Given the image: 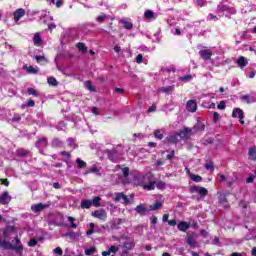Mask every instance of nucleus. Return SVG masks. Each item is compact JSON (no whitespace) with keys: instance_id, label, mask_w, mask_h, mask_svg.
Here are the masks:
<instances>
[{"instance_id":"1","label":"nucleus","mask_w":256,"mask_h":256,"mask_svg":"<svg viewBox=\"0 0 256 256\" xmlns=\"http://www.w3.org/2000/svg\"><path fill=\"white\" fill-rule=\"evenodd\" d=\"M176 133H177L178 137L180 138V140L187 141V140L191 139V135H192L193 131L191 130V128H184L180 131H177Z\"/></svg>"},{"instance_id":"2","label":"nucleus","mask_w":256,"mask_h":256,"mask_svg":"<svg viewBox=\"0 0 256 256\" xmlns=\"http://www.w3.org/2000/svg\"><path fill=\"white\" fill-rule=\"evenodd\" d=\"M189 191H190V193H197L198 192L200 197H207V195L209 193L207 188H205V187H200L199 188V186H191L189 188Z\"/></svg>"},{"instance_id":"3","label":"nucleus","mask_w":256,"mask_h":256,"mask_svg":"<svg viewBox=\"0 0 256 256\" xmlns=\"http://www.w3.org/2000/svg\"><path fill=\"white\" fill-rule=\"evenodd\" d=\"M122 247L123 250L121 256H127L129 255V251L135 249V242H123Z\"/></svg>"},{"instance_id":"4","label":"nucleus","mask_w":256,"mask_h":256,"mask_svg":"<svg viewBox=\"0 0 256 256\" xmlns=\"http://www.w3.org/2000/svg\"><path fill=\"white\" fill-rule=\"evenodd\" d=\"M0 247L1 249H10L12 251H20L21 249V246L13 247V244H11V242L1 240V238H0Z\"/></svg>"},{"instance_id":"5","label":"nucleus","mask_w":256,"mask_h":256,"mask_svg":"<svg viewBox=\"0 0 256 256\" xmlns=\"http://www.w3.org/2000/svg\"><path fill=\"white\" fill-rule=\"evenodd\" d=\"M92 217H95L96 219H100V221H106L107 220V212L103 209L96 210L92 212Z\"/></svg>"},{"instance_id":"6","label":"nucleus","mask_w":256,"mask_h":256,"mask_svg":"<svg viewBox=\"0 0 256 256\" xmlns=\"http://www.w3.org/2000/svg\"><path fill=\"white\" fill-rule=\"evenodd\" d=\"M47 145H48V140H47V138H40V139H38V140L36 141L35 147H36L37 149H39V153H43V150H41V149L47 147Z\"/></svg>"},{"instance_id":"7","label":"nucleus","mask_w":256,"mask_h":256,"mask_svg":"<svg viewBox=\"0 0 256 256\" xmlns=\"http://www.w3.org/2000/svg\"><path fill=\"white\" fill-rule=\"evenodd\" d=\"M199 55L204 61H209L213 57V52L209 49L200 50Z\"/></svg>"},{"instance_id":"8","label":"nucleus","mask_w":256,"mask_h":256,"mask_svg":"<svg viewBox=\"0 0 256 256\" xmlns=\"http://www.w3.org/2000/svg\"><path fill=\"white\" fill-rule=\"evenodd\" d=\"M186 110L189 113H195L197 111V101L195 100H189L186 103Z\"/></svg>"},{"instance_id":"9","label":"nucleus","mask_w":256,"mask_h":256,"mask_svg":"<svg viewBox=\"0 0 256 256\" xmlns=\"http://www.w3.org/2000/svg\"><path fill=\"white\" fill-rule=\"evenodd\" d=\"M11 201V196H9V191L5 190L0 196V205H9Z\"/></svg>"},{"instance_id":"10","label":"nucleus","mask_w":256,"mask_h":256,"mask_svg":"<svg viewBox=\"0 0 256 256\" xmlns=\"http://www.w3.org/2000/svg\"><path fill=\"white\" fill-rule=\"evenodd\" d=\"M26 12L25 9L23 8H19L14 12V21L15 23H19V21L21 20V17H25Z\"/></svg>"},{"instance_id":"11","label":"nucleus","mask_w":256,"mask_h":256,"mask_svg":"<svg viewBox=\"0 0 256 256\" xmlns=\"http://www.w3.org/2000/svg\"><path fill=\"white\" fill-rule=\"evenodd\" d=\"M166 141H168V143H171L172 145H177V143H179L180 141L179 135H177V132H175L174 134H169L166 137Z\"/></svg>"},{"instance_id":"12","label":"nucleus","mask_w":256,"mask_h":256,"mask_svg":"<svg viewBox=\"0 0 256 256\" xmlns=\"http://www.w3.org/2000/svg\"><path fill=\"white\" fill-rule=\"evenodd\" d=\"M242 101H245L248 105H251V103H256V95L251 96L249 94L242 95L240 97Z\"/></svg>"},{"instance_id":"13","label":"nucleus","mask_w":256,"mask_h":256,"mask_svg":"<svg viewBox=\"0 0 256 256\" xmlns=\"http://www.w3.org/2000/svg\"><path fill=\"white\" fill-rule=\"evenodd\" d=\"M237 115L239 119H245V113L241 110V108H235L232 111L233 119H237Z\"/></svg>"},{"instance_id":"14","label":"nucleus","mask_w":256,"mask_h":256,"mask_svg":"<svg viewBox=\"0 0 256 256\" xmlns=\"http://www.w3.org/2000/svg\"><path fill=\"white\" fill-rule=\"evenodd\" d=\"M47 208H49V204L38 203L34 205V207L32 208V211L34 213H40V211H43V209H47Z\"/></svg>"},{"instance_id":"15","label":"nucleus","mask_w":256,"mask_h":256,"mask_svg":"<svg viewBox=\"0 0 256 256\" xmlns=\"http://www.w3.org/2000/svg\"><path fill=\"white\" fill-rule=\"evenodd\" d=\"M43 43V38H41V34L39 32H36L33 36V44L35 47H41V44Z\"/></svg>"},{"instance_id":"16","label":"nucleus","mask_w":256,"mask_h":256,"mask_svg":"<svg viewBox=\"0 0 256 256\" xmlns=\"http://www.w3.org/2000/svg\"><path fill=\"white\" fill-rule=\"evenodd\" d=\"M195 232H193L192 234L188 235L186 238V243L187 245H189L190 247H195V245H197V241H195Z\"/></svg>"},{"instance_id":"17","label":"nucleus","mask_w":256,"mask_h":256,"mask_svg":"<svg viewBox=\"0 0 256 256\" xmlns=\"http://www.w3.org/2000/svg\"><path fill=\"white\" fill-rule=\"evenodd\" d=\"M106 153L108 155L109 161H112V163L117 161V150H106Z\"/></svg>"},{"instance_id":"18","label":"nucleus","mask_w":256,"mask_h":256,"mask_svg":"<svg viewBox=\"0 0 256 256\" xmlns=\"http://www.w3.org/2000/svg\"><path fill=\"white\" fill-rule=\"evenodd\" d=\"M13 241L16 243V245H14L13 247H21L20 250H15V252L18 253V255H22L23 244L21 243V239H19V236H16Z\"/></svg>"},{"instance_id":"19","label":"nucleus","mask_w":256,"mask_h":256,"mask_svg":"<svg viewBox=\"0 0 256 256\" xmlns=\"http://www.w3.org/2000/svg\"><path fill=\"white\" fill-rule=\"evenodd\" d=\"M134 210L139 215H145V213H149V210L147 208H145V205H143V204H139L137 207L134 208Z\"/></svg>"},{"instance_id":"20","label":"nucleus","mask_w":256,"mask_h":256,"mask_svg":"<svg viewBox=\"0 0 256 256\" xmlns=\"http://www.w3.org/2000/svg\"><path fill=\"white\" fill-rule=\"evenodd\" d=\"M177 227L180 231H182L183 233H185L186 231H188L190 225L189 223L182 221L180 223L177 224Z\"/></svg>"},{"instance_id":"21","label":"nucleus","mask_w":256,"mask_h":256,"mask_svg":"<svg viewBox=\"0 0 256 256\" xmlns=\"http://www.w3.org/2000/svg\"><path fill=\"white\" fill-rule=\"evenodd\" d=\"M121 199H123L124 203H129V197H127L123 192L116 194L115 201H121Z\"/></svg>"},{"instance_id":"22","label":"nucleus","mask_w":256,"mask_h":256,"mask_svg":"<svg viewBox=\"0 0 256 256\" xmlns=\"http://www.w3.org/2000/svg\"><path fill=\"white\" fill-rule=\"evenodd\" d=\"M218 203L220 205H224V203H227V194L223 192H218Z\"/></svg>"},{"instance_id":"23","label":"nucleus","mask_w":256,"mask_h":256,"mask_svg":"<svg viewBox=\"0 0 256 256\" xmlns=\"http://www.w3.org/2000/svg\"><path fill=\"white\" fill-rule=\"evenodd\" d=\"M155 185H157V181H150L148 184L143 186V189L147 191H155Z\"/></svg>"},{"instance_id":"24","label":"nucleus","mask_w":256,"mask_h":256,"mask_svg":"<svg viewBox=\"0 0 256 256\" xmlns=\"http://www.w3.org/2000/svg\"><path fill=\"white\" fill-rule=\"evenodd\" d=\"M119 23H121L123 25L124 29H127V30L133 29V23H131L125 19L119 20Z\"/></svg>"},{"instance_id":"25","label":"nucleus","mask_w":256,"mask_h":256,"mask_svg":"<svg viewBox=\"0 0 256 256\" xmlns=\"http://www.w3.org/2000/svg\"><path fill=\"white\" fill-rule=\"evenodd\" d=\"M248 157L250 161H256V149L255 147L249 148Z\"/></svg>"},{"instance_id":"26","label":"nucleus","mask_w":256,"mask_h":256,"mask_svg":"<svg viewBox=\"0 0 256 256\" xmlns=\"http://www.w3.org/2000/svg\"><path fill=\"white\" fill-rule=\"evenodd\" d=\"M16 155L18 157H27V155H29V151L25 150V148H18L16 150Z\"/></svg>"},{"instance_id":"27","label":"nucleus","mask_w":256,"mask_h":256,"mask_svg":"<svg viewBox=\"0 0 256 256\" xmlns=\"http://www.w3.org/2000/svg\"><path fill=\"white\" fill-rule=\"evenodd\" d=\"M91 205H93V202L91 200H82L81 201V208L82 209H91Z\"/></svg>"},{"instance_id":"28","label":"nucleus","mask_w":256,"mask_h":256,"mask_svg":"<svg viewBox=\"0 0 256 256\" xmlns=\"http://www.w3.org/2000/svg\"><path fill=\"white\" fill-rule=\"evenodd\" d=\"M189 177L192 181H194V183H201V181H203V177L197 174L189 173Z\"/></svg>"},{"instance_id":"29","label":"nucleus","mask_w":256,"mask_h":256,"mask_svg":"<svg viewBox=\"0 0 256 256\" xmlns=\"http://www.w3.org/2000/svg\"><path fill=\"white\" fill-rule=\"evenodd\" d=\"M237 63H238V67L240 69H243V67H247V61L245 60V57H243V56H240L238 58Z\"/></svg>"},{"instance_id":"30","label":"nucleus","mask_w":256,"mask_h":256,"mask_svg":"<svg viewBox=\"0 0 256 256\" xmlns=\"http://www.w3.org/2000/svg\"><path fill=\"white\" fill-rule=\"evenodd\" d=\"M205 169H207L208 171H211V173H213V171H215V164L213 163V161H208L205 163L204 165Z\"/></svg>"},{"instance_id":"31","label":"nucleus","mask_w":256,"mask_h":256,"mask_svg":"<svg viewBox=\"0 0 256 256\" xmlns=\"http://www.w3.org/2000/svg\"><path fill=\"white\" fill-rule=\"evenodd\" d=\"M144 19H155V12L153 10H146L144 12Z\"/></svg>"},{"instance_id":"32","label":"nucleus","mask_w":256,"mask_h":256,"mask_svg":"<svg viewBox=\"0 0 256 256\" xmlns=\"http://www.w3.org/2000/svg\"><path fill=\"white\" fill-rule=\"evenodd\" d=\"M163 207V202L157 201L154 204L150 205L151 211H157V209H161Z\"/></svg>"},{"instance_id":"33","label":"nucleus","mask_w":256,"mask_h":256,"mask_svg":"<svg viewBox=\"0 0 256 256\" xmlns=\"http://www.w3.org/2000/svg\"><path fill=\"white\" fill-rule=\"evenodd\" d=\"M47 83H48V85H51L52 87H57L59 85V82L57 81V79L55 77H49L47 79Z\"/></svg>"},{"instance_id":"34","label":"nucleus","mask_w":256,"mask_h":256,"mask_svg":"<svg viewBox=\"0 0 256 256\" xmlns=\"http://www.w3.org/2000/svg\"><path fill=\"white\" fill-rule=\"evenodd\" d=\"M76 48L79 49L82 53H87V46H85V43L83 42H78L76 44Z\"/></svg>"},{"instance_id":"35","label":"nucleus","mask_w":256,"mask_h":256,"mask_svg":"<svg viewBox=\"0 0 256 256\" xmlns=\"http://www.w3.org/2000/svg\"><path fill=\"white\" fill-rule=\"evenodd\" d=\"M160 91H161L162 93H167V94L173 93V91H175V85L161 88Z\"/></svg>"},{"instance_id":"36","label":"nucleus","mask_w":256,"mask_h":256,"mask_svg":"<svg viewBox=\"0 0 256 256\" xmlns=\"http://www.w3.org/2000/svg\"><path fill=\"white\" fill-rule=\"evenodd\" d=\"M76 163L78 164V169H85L87 167V162L81 160V158H77Z\"/></svg>"},{"instance_id":"37","label":"nucleus","mask_w":256,"mask_h":256,"mask_svg":"<svg viewBox=\"0 0 256 256\" xmlns=\"http://www.w3.org/2000/svg\"><path fill=\"white\" fill-rule=\"evenodd\" d=\"M92 205H94V207H101V197L95 196L92 200Z\"/></svg>"},{"instance_id":"38","label":"nucleus","mask_w":256,"mask_h":256,"mask_svg":"<svg viewBox=\"0 0 256 256\" xmlns=\"http://www.w3.org/2000/svg\"><path fill=\"white\" fill-rule=\"evenodd\" d=\"M62 146H63V142L59 140V138H54L52 140V147H62Z\"/></svg>"},{"instance_id":"39","label":"nucleus","mask_w":256,"mask_h":256,"mask_svg":"<svg viewBox=\"0 0 256 256\" xmlns=\"http://www.w3.org/2000/svg\"><path fill=\"white\" fill-rule=\"evenodd\" d=\"M156 187L160 191H164L165 187H167V184L160 180V181L156 182Z\"/></svg>"},{"instance_id":"40","label":"nucleus","mask_w":256,"mask_h":256,"mask_svg":"<svg viewBox=\"0 0 256 256\" xmlns=\"http://www.w3.org/2000/svg\"><path fill=\"white\" fill-rule=\"evenodd\" d=\"M118 169L122 170V173L125 178L129 177V167L122 168L121 165H117Z\"/></svg>"},{"instance_id":"41","label":"nucleus","mask_w":256,"mask_h":256,"mask_svg":"<svg viewBox=\"0 0 256 256\" xmlns=\"http://www.w3.org/2000/svg\"><path fill=\"white\" fill-rule=\"evenodd\" d=\"M154 137L155 139H159V141H161V139H163V133H161V130L157 129L154 131Z\"/></svg>"},{"instance_id":"42","label":"nucleus","mask_w":256,"mask_h":256,"mask_svg":"<svg viewBox=\"0 0 256 256\" xmlns=\"http://www.w3.org/2000/svg\"><path fill=\"white\" fill-rule=\"evenodd\" d=\"M85 87L86 89H88V91H92V92L95 91V87H93V84L89 80L85 82Z\"/></svg>"},{"instance_id":"43","label":"nucleus","mask_w":256,"mask_h":256,"mask_svg":"<svg viewBox=\"0 0 256 256\" xmlns=\"http://www.w3.org/2000/svg\"><path fill=\"white\" fill-rule=\"evenodd\" d=\"M27 93H28V95H33L34 97H39V94L37 93V90H35V88H28Z\"/></svg>"},{"instance_id":"44","label":"nucleus","mask_w":256,"mask_h":256,"mask_svg":"<svg viewBox=\"0 0 256 256\" xmlns=\"http://www.w3.org/2000/svg\"><path fill=\"white\" fill-rule=\"evenodd\" d=\"M95 251H97V248L91 247V248L85 250V255H88V256L93 255V253H95Z\"/></svg>"},{"instance_id":"45","label":"nucleus","mask_w":256,"mask_h":256,"mask_svg":"<svg viewBox=\"0 0 256 256\" xmlns=\"http://www.w3.org/2000/svg\"><path fill=\"white\" fill-rule=\"evenodd\" d=\"M26 71H28V73H34L35 75L39 73V71L35 69L33 66L26 67Z\"/></svg>"},{"instance_id":"46","label":"nucleus","mask_w":256,"mask_h":256,"mask_svg":"<svg viewBox=\"0 0 256 256\" xmlns=\"http://www.w3.org/2000/svg\"><path fill=\"white\" fill-rule=\"evenodd\" d=\"M68 221L71 223L72 229H77V224H75V218L68 216Z\"/></svg>"},{"instance_id":"47","label":"nucleus","mask_w":256,"mask_h":256,"mask_svg":"<svg viewBox=\"0 0 256 256\" xmlns=\"http://www.w3.org/2000/svg\"><path fill=\"white\" fill-rule=\"evenodd\" d=\"M37 246V239L31 238L28 242V247H36Z\"/></svg>"},{"instance_id":"48","label":"nucleus","mask_w":256,"mask_h":256,"mask_svg":"<svg viewBox=\"0 0 256 256\" xmlns=\"http://www.w3.org/2000/svg\"><path fill=\"white\" fill-rule=\"evenodd\" d=\"M196 5H198V7H205L207 5V0H196Z\"/></svg>"},{"instance_id":"49","label":"nucleus","mask_w":256,"mask_h":256,"mask_svg":"<svg viewBox=\"0 0 256 256\" xmlns=\"http://www.w3.org/2000/svg\"><path fill=\"white\" fill-rule=\"evenodd\" d=\"M35 60L37 63H41L42 61L47 63V58H45V56H35Z\"/></svg>"},{"instance_id":"50","label":"nucleus","mask_w":256,"mask_h":256,"mask_svg":"<svg viewBox=\"0 0 256 256\" xmlns=\"http://www.w3.org/2000/svg\"><path fill=\"white\" fill-rule=\"evenodd\" d=\"M60 155H62L63 157H65V159L69 160L71 159V153L67 152V151H61Z\"/></svg>"},{"instance_id":"51","label":"nucleus","mask_w":256,"mask_h":256,"mask_svg":"<svg viewBox=\"0 0 256 256\" xmlns=\"http://www.w3.org/2000/svg\"><path fill=\"white\" fill-rule=\"evenodd\" d=\"M105 19H107V15H100L97 16L96 21H98V23H103Z\"/></svg>"},{"instance_id":"52","label":"nucleus","mask_w":256,"mask_h":256,"mask_svg":"<svg viewBox=\"0 0 256 256\" xmlns=\"http://www.w3.org/2000/svg\"><path fill=\"white\" fill-rule=\"evenodd\" d=\"M0 183H1V185H4L5 187H9V179H7V178H1Z\"/></svg>"},{"instance_id":"53","label":"nucleus","mask_w":256,"mask_h":256,"mask_svg":"<svg viewBox=\"0 0 256 256\" xmlns=\"http://www.w3.org/2000/svg\"><path fill=\"white\" fill-rule=\"evenodd\" d=\"M109 253H117V251H119V247L113 245L108 249Z\"/></svg>"},{"instance_id":"54","label":"nucleus","mask_w":256,"mask_h":256,"mask_svg":"<svg viewBox=\"0 0 256 256\" xmlns=\"http://www.w3.org/2000/svg\"><path fill=\"white\" fill-rule=\"evenodd\" d=\"M86 173H99V168H97V166H93Z\"/></svg>"},{"instance_id":"55","label":"nucleus","mask_w":256,"mask_h":256,"mask_svg":"<svg viewBox=\"0 0 256 256\" xmlns=\"http://www.w3.org/2000/svg\"><path fill=\"white\" fill-rule=\"evenodd\" d=\"M12 121L14 123H19V121H21V115L15 114L14 117L12 118Z\"/></svg>"},{"instance_id":"56","label":"nucleus","mask_w":256,"mask_h":256,"mask_svg":"<svg viewBox=\"0 0 256 256\" xmlns=\"http://www.w3.org/2000/svg\"><path fill=\"white\" fill-rule=\"evenodd\" d=\"M136 63H138V64L143 63V54H138L136 56Z\"/></svg>"},{"instance_id":"57","label":"nucleus","mask_w":256,"mask_h":256,"mask_svg":"<svg viewBox=\"0 0 256 256\" xmlns=\"http://www.w3.org/2000/svg\"><path fill=\"white\" fill-rule=\"evenodd\" d=\"M54 253H55L56 255H63V249H61V247H56V248L54 249Z\"/></svg>"},{"instance_id":"58","label":"nucleus","mask_w":256,"mask_h":256,"mask_svg":"<svg viewBox=\"0 0 256 256\" xmlns=\"http://www.w3.org/2000/svg\"><path fill=\"white\" fill-rule=\"evenodd\" d=\"M180 79H181V81H191V79H193V76L185 75V76L181 77Z\"/></svg>"},{"instance_id":"59","label":"nucleus","mask_w":256,"mask_h":256,"mask_svg":"<svg viewBox=\"0 0 256 256\" xmlns=\"http://www.w3.org/2000/svg\"><path fill=\"white\" fill-rule=\"evenodd\" d=\"M173 157H175V150H172V151L170 152V154H168V155L166 156V159H168V161H171V159H173Z\"/></svg>"},{"instance_id":"60","label":"nucleus","mask_w":256,"mask_h":256,"mask_svg":"<svg viewBox=\"0 0 256 256\" xmlns=\"http://www.w3.org/2000/svg\"><path fill=\"white\" fill-rule=\"evenodd\" d=\"M114 93H119V95H123L125 93V90L122 88H114Z\"/></svg>"},{"instance_id":"61","label":"nucleus","mask_w":256,"mask_h":256,"mask_svg":"<svg viewBox=\"0 0 256 256\" xmlns=\"http://www.w3.org/2000/svg\"><path fill=\"white\" fill-rule=\"evenodd\" d=\"M6 229L8 233H13L14 231H17V228L15 226H7Z\"/></svg>"},{"instance_id":"62","label":"nucleus","mask_w":256,"mask_h":256,"mask_svg":"<svg viewBox=\"0 0 256 256\" xmlns=\"http://www.w3.org/2000/svg\"><path fill=\"white\" fill-rule=\"evenodd\" d=\"M27 107H35V101L33 99H29L27 102Z\"/></svg>"},{"instance_id":"63","label":"nucleus","mask_w":256,"mask_h":256,"mask_svg":"<svg viewBox=\"0 0 256 256\" xmlns=\"http://www.w3.org/2000/svg\"><path fill=\"white\" fill-rule=\"evenodd\" d=\"M218 109H220V110H223V109H225V107H226V105H225V101H221L219 104H218Z\"/></svg>"},{"instance_id":"64","label":"nucleus","mask_w":256,"mask_h":256,"mask_svg":"<svg viewBox=\"0 0 256 256\" xmlns=\"http://www.w3.org/2000/svg\"><path fill=\"white\" fill-rule=\"evenodd\" d=\"M194 129H195V131H203V126L200 125V124H196V125L194 126Z\"/></svg>"}]
</instances>
